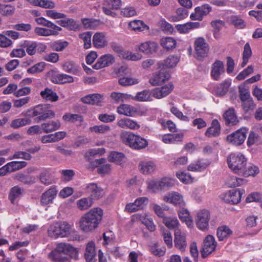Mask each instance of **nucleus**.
Here are the masks:
<instances>
[{"instance_id": "obj_48", "label": "nucleus", "mask_w": 262, "mask_h": 262, "mask_svg": "<svg viewBox=\"0 0 262 262\" xmlns=\"http://www.w3.org/2000/svg\"><path fill=\"white\" fill-rule=\"evenodd\" d=\"M15 8L9 5L0 4V14L3 16H11L15 11Z\"/></svg>"}, {"instance_id": "obj_23", "label": "nucleus", "mask_w": 262, "mask_h": 262, "mask_svg": "<svg viewBox=\"0 0 262 262\" xmlns=\"http://www.w3.org/2000/svg\"><path fill=\"white\" fill-rule=\"evenodd\" d=\"M179 60L177 56H169L164 61L158 62V68L166 70V68H171L175 67Z\"/></svg>"}, {"instance_id": "obj_50", "label": "nucleus", "mask_w": 262, "mask_h": 262, "mask_svg": "<svg viewBox=\"0 0 262 262\" xmlns=\"http://www.w3.org/2000/svg\"><path fill=\"white\" fill-rule=\"evenodd\" d=\"M172 204L183 207L185 205L183 196L177 192H172Z\"/></svg>"}, {"instance_id": "obj_58", "label": "nucleus", "mask_w": 262, "mask_h": 262, "mask_svg": "<svg viewBox=\"0 0 262 262\" xmlns=\"http://www.w3.org/2000/svg\"><path fill=\"white\" fill-rule=\"evenodd\" d=\"M119 83L123 86H128L138 83L139 80L136 78L123 77L119 79Z\"/></svg>"}, {"instance_id": "obj_45", "label": "nucleus", "mask_w": 262, "mask_h": 262, "mask_svg": "<svg viewBox=\"0 0 262 262\" xmlns=\"http://www.w3.org/2000/svg\"><path fill=\"white\" fill-rule=\"evenodd\" d=\"M10 173L19 170L27 166L25 161H12L7 164Z\"/></svg>"}, {"instance_id": "obj_31", "label": "nucleus", "mask_w": 262, "mask_h": 262, "mask_svg": "<svg viewBox=\"0 0 262 262\" xmlns=\"http://www.w3.org/2000/svg\"><path fill=\"white\" fill-rule=\"evenodd\" d=\"M178 215L181 221L185 222L188 227L192 226L193 220L187 209L182 207L178 211Z\"/></svg>"}, {"instance_id": "obj_41", "label": "nucleus", "mask_w": 262, "mask_h": 262, "mask_svg": "<svg viewBox=\"0 0 262 262\" xmlns=\"http://www.w3.org/2000/svg\"><path fill=\"white\" fill-rule=\"evenodd\" d=\"M14 179L25 184L31 185L35 183L32 177L21 172L16 173L14 176Z\"/></svg>"}, {"instance_id": "obj_62", "label": "nucleus", "mask_w": 262, "mask_h": 262, "mask_svg": "<svg viewBox=\"0 0 262 262\" xmlns=\"http://www.w3.org/2000/svg\"><path fill=\"white\" fill-rule=\"evenodd\" d=\"M242 102L243 108L246 112L253 110L256 106L252 97Z\"/></svg>"}, {"instance_id": "obj_18", "label": "nucleus", "mask_w": 262, "mask_h": 262, "mask_svg": "<svg viewBox=\"0 0 262 262\" xmlns=\"http://www.w3.org/2000/svg\"><path fill=\"white\" fill-rule=\"evenodd\" d=\"M210 164V162L206 159H198L191 163L187 169L192 171H202L204 170Z\"/></svg>"}, {"instance_id": "obj_34", "label": "nucleus", "mask_w": 262, "mask_h": 262, "mask_svg": "<svg viewBox=\"0 0 262 262\" xmlns=\"http://www.w3.org/2000/svg\"><path fill=\"white\" fill-rule=\"evenodd\" d=\"M40 94L42 98L52 102H55L58 99V96L56 93L53 91L52 89L48 88H46L43 91H42Z\"/></svg>"}, {"instance_id": "obj_14", "label": "nucleus", "mask_w": 262, "mask_h": 262, "mask_svg": "<svg viewBox=\"0 0 262 262\" xmlns=\"http://www.w3.org/2000/svg\"><path fill=\"white\" fill-rule=\"evenodd\" d=\"M173 89L172 83L169 82L161 88L155 89L152 92V96L156 99H161L169 95Z\"/></svg>"}, {"instance_id": "obj_25", "label": "nucleus", "mask_w": 262, "mask_h": 262, "mask_svg": "<svg viewBox=\"0 0 262 262\" xmlns=\"http://www.w3.org/2000/svg\"><path fill=\"white\" fill-rule=\"evenodd\" d=\"M117 125L123 128H130L132 129H137L140 127L137 122L127 118L119 120Z\"/></svg>"}, {"instance_id": "obj_52", "label": "nucleus", "mask_w": 262, "mask_h": 262, "mask_svg": "<svg viewBox=\"0 0 262 262\" xmlns=\"http://www.w3.org/2000/svg\"><path fill=\"white\" fill-rule=\"evenodd\" d=\"M23 191V190L18 186L12 187L10 190L9 195L11 203H13L15 199L21 194Z\"/></svg>"}, {"instance_id": "obj_47", "label": "nucleus", "mask_w": 262, "mask_h": 262, "mask_svg": "<svg viewBox=\"0 0 262 262\" xmlns=\"http://www.w3.org/2000/svg\"><path fill=\"white\" fill-rule=\"evenodd\" d=\"M161 46L167 50L175 48L176 46V41L174 38L170 37L163 38L161 39Z\"/></svg>"}, {"instance_id": "obj_56", "label": "nucleus", "mask_w": 262, "mask_h": 262, "mask_svg": "<svg viewBox=\"0 0 262 262\" xmlns=\"http://www.w3.org/2000/svg\"><path fill=\"white\" fill-rule=\"evenodd\" d=\"M46 66L44 62L36 63L31 68L28 69L27 72L29 74H36L40 73L43 71Z\"/></svg>"}, {"instance_id": "obj_42", "label": "nucleus", "mask_w": 262, "mask_h": 262, "mask_svg": "<svg viewBox=\"0 0 262 262\" xmlns=\"http://www.w3.org/2000/svg\"><path fill=\"white\" fill-rule=\"evenodd\" d=\"M151 92L149 90H145L143 91L138 92L134 99L138 101H151Z\"/></svg>"}, {"instance_id": "obj_30", "label": "nucleus", "mask_w": 262, "mask_h": 262, "mask_svg": "<svg viewBox=\"0 0 262 262\" xmlns=\"http://www.w3.org/2000/svg\"><path fill=\"white\" fill-rule=\"evenodd\" d=\"M57 23L61 26L70 30L76 31L80 29L79 25L72 18H68L67 20H60L57 21Z\"/></svg>"}, {"instance_id": "obj_2", "label": "nucleus", "mask_w": 262, "mask_h": 262, "mask_svg": "<svg viewBox=\"0 0 262 262\" xmlns=\"http://www.w3.org/2000/svg\"><path fill=\"white\" fill-rule=\"evenodd\" d=\"M50 104H40L36 105L28 110L26 112H23L21 115L29 118L36 117L34 119L35 122L38 123L49 118L55 117V113L50 109Z\"/></svg>"}, {"instance_id": "obj_4", "label": "nucleus", "mask_w": 262, "mask_h": 262, "mask_svg": "<svg viewBox=\"0 0 262 262\" xmlns=\"http://www.w3.org/2000/svg\"><path fill=\"white\" fill-rule=\"evenodd\" d=\"M121 138L123 142L135 149L145 148L148 144L145 139L130 132H122L121 134Z\"/></svg>"}, {"instance_id": "obj_29", "label": "nucleus", "mask_w": 262, "mask_h": 262, "mask_svg": "<svg viewBox=\"0 0 262 262\" xmlns=\"http://www.w3.org/2000/svg\"><path fill=\"white\" fill-rule=\"evenodd\" d=\"M137 112L136 108L128 104H123L120 105L117 108V112L119 114L126 116H134Z\"/></svg>"}, {"instance_id": "obj_27", "label": "nucleus", "mask_w": 262, "mask_h": 262, "mask_svg": "<svg viewBox=\"0 0 262 262\" xmlns=\"http://www.w3.org/2000/svg\"><path fill=\"white\" fill-rule=\"evenodd\" d=\"M51 80L55 83H71L74 81V78L67 74H55L52 76Z\"/></svg>"}, {"instance_id": "obj_64", "label": "nucleus", "mask_w": 262, "mask_h": 262, "mask_svg": "<svg viewBox=\"0 0 262 262\" xmlns=\"http://www.w3.org/2000/svg\"><path fill=\"white\" fill-rule=\"evenodd\" d=\"M211 10V7L208 4H204L201 7H197L195 8V10L198 13L200 12L202 18L204 16L208 14Z\"/></svg>"}, {"instance_id": "obj_13", "label": "nucleus", "mask_w": 262, "mask_h": 262, "mask_svg": "<svg viewBox=\"0 0 262 262\" xmlns=\"http://www.w3.org/2000/svg\"><path fill=\"white\" fill-rule=\"evenodd\" d=\"M247 129L242 128L230 134V143L239 145L243 143L246 138Z\"/></svg>"}, {"instance_id": "obj_11", "label": "nucleus", "mask_w": 262, "mask_h": 262, "mask_svg": "<svg viewBox=\"0 0 262 262\" xmlns=\"http://www.w3.org/2000/svg\"><path fill=\"white\" fill-rule=\"evenodd\" d=\"M194 46L198 57L204 58L207 56L209 48L204 38L201 37L197 38L195 40Z\"/></svg>"}, {"instance_id": "obj_8", "label": "nucleus", "mask_w": 262, "mask_h": 262, "mask_svg": "<svg viewBox=\"0 0 262 262\" xmlns=\"http://www.w3.org/2000/svg\"><path fill=\"white\" fill-rule=\"evenodd\" d=\"M210 220V213L206 209L200 210L196 215L195 220L196 225L201 230H205L208 226Z\"/></svg>"}, {"instance_id": "obj_17", "label": "nucleus", "mask_w": 262, "mask_h": 262, "mask_svg": "<svg viewBox=\"0 0 262 262\" xmlns=\"http://www.w3.org/2000/svg\"><path fill=\"white\" fill-rule=\"evenodd\" d=\"M57 193V190L56 188L55 187H51L42 194L40 199L41 204L42 205H47L52 203Z\"/></svg>"}, {"instance_id": "obj_61", "label": "nucleus", "mask_w": 262, "mask_h": 262, "mask_svg": "<svg viewBox=\"0 0 262 262\" xmlns=\"http://www.w3.org/2000/svg\"><path fill=\"white\" fill-rule=\"evenodd\" d=\"M162 235L165 243L169 248L171 247L172 245V238L170 231L168 230L163 229L162 230Z\"/></svg>"}, {"instance_id": "obj_21", "label": "nucleus", "mask_w": 262, "mask_h": 262, "mask_svg": "<svg viewBox=\"0 0 262 262\" xmlns=\"http://www.w3.org/2000/svg\"><path fill=\"white\" fill-rule=\"evenodd\" d=\"M221 128L219 122L216 119L212 120L211 126L207 128L205 133V135L208 137L218 136L220 134Z\"/></svg>"}, {"instance_id": "obj_38", "label": "nucleus", "mask_w": 262, "mask_h": 262, "mask_svg": "<svg viewBox=\"0 0 262 262\" xmlns=\"http://www.w3.org/2000/svg\"><path fill=\"white\" fill-rule=\"evenodd\" d=\"M129 26L132 30L138 32H142L149 29L148 27L140 20H135L130 21L129 23Z\"/></svg>"}, {"instance_id": "obj_51", "label": "nucleus", "mask_w": 262, "mask_h": 262, "mask_svg": "<svg viewBox=\"0 0 262 262\" xmlns=\"http://www.w3.org/2000/svg\"><path fill=\"white\" fill-rule=\"evenodd\" d=\"M229 234V228L226 226L219 227L217 230V236L220 241H224L227 238Z\"/></svg>"}, {"instance_id": "obj_22", "label": "nucleus", "mask_w": 262, "mask_h": 262, "mask_svg": "<svg viewBox=\"0 0 262 262\" xmlns=\"http://www.w3.org/2000/svg\"><path fill=\"white\" fill-rule=\"evenodd\" d=\"M158 46L155 42L147 41L142 43L139 46V50L144 53L149 54L156 52Z\"/></svg>"}, {"instance_id": "obj_57", "label": "nucleus", "mask_w": 262, "mask_h": 262, "mask_svg": "<svg viewBox=\"0 0 262 262\" xmlns=\"http://www.w3.org/2000/svg\"><path fill=\"white\" fill-rule=\"evenodd\" d=\"M91 36L92 33L90 32L79 34V37L83 40L85 49H89L91 46Z\"/></svg>"}, {"instance_id": "obj_35", "label": "nucleus", "mask_w": 262, "mask_h": 262, "mask_svg": "<svg viewBox=\"0 0 262 262\" xmlns=\"http://www.w3.org/2000/svg\"><path fill=\"white\" fill-rule=\"evenodd\" d=\"M245 192L244 189L233 188L230 190V204H236L241 201L242 194Z\"/></svg>"}, {"instance_id": "obj_46", "label": "nucleus", "mask_w": 262, "mask_h": 262, "mask_svg": "<svg viewBox=\"0 0 262 262\" xmlns=\"http://www.w3.org/2000/svg\"><path fill=\"white\" fill-rule=\"evenodd\" d=\"M160 181L162 190H166L173 187L175 184V180L165 177Z\"/></svg>"}, {"instance_id": "obj_49", "label": "nucleus", "mask_w": 262, "mask_h": 262, "mask_svg": "<svg viewBox=\"0 0 262 262\" xmlns=\"http://www.w3.org/2000/svg\"><path fill=\"white\" fill-rule=\"evenodd\" d=\"M230 23L233 25L235 28L238 29H243L245 27V23L244 20L238 16H231L230 17Z\"/></svg>"}, {"instance_id": "obj_12", "label": "nucleus", "mask_w": 262, "mask_h": 262, "mask_svg": "<svg viewBox=\"0 0 262 262\" xmlns=\"http://www.w3.org/2000/svg\"><path fill=\"white\" fill-rule=\"evenodd\" d=\"M104 6L102 7L104 13L107 15L114 16L115 13L111 10H118L121 8V0H109L105 1L103 3Z\"/></svg>"}, {"instance_id": "obj_60", "label": "nucleus", "mask_w": 262, "mask_h": 262, "mask_svg": "<svg viewBox=\"0 0 262 262\" xmlns=\"http://www.w3.org/2000/svg\"><path fill=\"white\" fill-rule=\"evenodd\" d=\"M34 32L38 35L42 36H51V34H56L53 30H49L48 28L41 27H36Z\"/></svg>"}, {"instance_id": "obj_55", "label": "nucleus", "mask_w": 262, "mask_h": 262, "mask_svg": "<svg viewBox=\"0 0 262 262\" xmlns=\"http://www.w3.org/2000/svg\"><path fill=\"white\" fill-rule=\"evenodd\" d=\"M81 21L85 29H94L99 25V20L92 18H83Z\"/></svg>"}, {"instance_id": "obj_9", "label": "nucleus", "mask_w": 262, "mask_h": 262, "mask_svg": "<svg viewBox=\"0 0 262 262\" xmlns=\"http://www.w3.org/2000/svg\"><path fill=\"white\" fill-rule=\"evenodd\" d=\"M170 77L169 73L164 69L156 73L149 79V83L153 86L162 84L165 81L168 80Z\"/></svg>"}, {"instance_id": "obj_10", "label": "nucleus", "mask_w": 262, "mask_h": 262, "mask_svg": "<svg viewBox=\"0 0 262 262\" xmlns=\"http://www.w3.org/2000/svg\"><path fill=\"white\" fill-rule=\"evenodd\" d=\"M86 192L90 194L89 198L93 200H98L103 195V190L94 183L88 184L86 186Z\"/></svg>"}, {"instance_id": "obj_33", "label": "nucleus", "mask_w": 262, "mask_h": 262, "mask_svg": "<svg viewBox=\"0 0 262 262\" xmlns=\"http://www.w3.org/2000/svg\"><path fill=\"white\" fill-rule=\"evenodd\" d=\"M63 69L66 72L74 75H79L80 74V67L73 61H67L64 63Z\"/></svg>"}, {"instance_id": "obj_7", "label": "nucleus", "mask_w": 262, "mask_h": 262, "mask_svg": "<svg viewBox=\"0 0 262 262\" xmlns=\"http://www.w3.org/2000/svg\"><path fill=\"white\" fill-rule=\"evenodd\" d=\"M216 242L214 237L211 235H207L204 240L201 255L203 258L206 257L211 254L215 249Z\"/></svg>"}, {"instance_id": "obj_26", "label": "nucleus", "mask_w": 262, "mask_h": 262, "mask_svg": "<svg viewBox=\"0 0 262 262\" xmlns=\"http://www.w3.org/2000/svg\"><path fill=\"white\" fill-rule=\"evenodd\" d=\"M174 243L175 246L181 250H184L186 246L185 236L181 234L179 229L175 230Z\"/></svg>"}, {"instance_id": "obj_24", "label": "nucleus", "mask_w": 262, "mask_h": 262, "mask_svg": "<svg viewBox=\"0 0 262 262\" xmlns=\"http://www.w3.org/2000/svg\"><path fill=\"white\" fill-rule=\"evenodd\" d=\"M41 126L43 132L48 134L58 129L60 127V123L58 120L51 121L43 123Z\"/></svg>"}, {"instance_id": "obj_36", "label": "nucleus", "mask_w": 262, "mask_h": 262, "mask_svg": "<svg viewBox=\"0 0 262 262\" xmlns=\"http://www.w3.org/2000/svg\"><path fill=\"white\" fill-rule=\"evenodd\" d=\"M93 204V201L89 197L83 198L76 202L77 208L80 210H85L90 208Z\"/></svg>"}, {"instance_id": "obj_5", "label": "nucleus", "mask_w": 262, "mask_h": 262, "mask_svg": "<svg viewBox=\"0 0 262 262\" xmlns=\"http://www.w3.org/2000/svg\"><path fill=\"white\" fill-rule=\"evenodd\" d=\"M246 159L241 153L230 154V170L234 173L240 174L246 165Z\"/></svg>"}, {"instance_id": "obj_32", "label": "nucleus", "mask_w": 262, "mask_h": 262, "mask_svg": "<svg viewBox=\"0 0 262 262\" xmlns=\"http://www.w3.org/2000/svg\"><path fill=\"white\" fill-rule=\"evenodd\" d=\"M31 122V120L29 118H17L13 120L10 126L11 128L17 129L23 126L29 125Z\"/></svg>"}, {"instance_id": "obj_28", "label": "nucleus", "mask_w": 262, "mask_h": 262, "mask_svg": "<svg viewBox=\"0 0 262 262\" xmlns=\"http://www.w3.org/2000/svg\"><path fill=\"white\" fill-rule=\"evenodd\" d=\"M140 171L144 174H150L157 168L156 164L151 161L141 162L139 164Z\"/></svg>"}, {"instance_id": "obj_54", "label": "nucleus", "mask_w": 262, "mask_h": 262, "mask_svg": "<svg viewBox=\"0 0 262 262\" xmlns=\"http://www.w3.org/2000/svg\"><path fill=\"white\" fill-rule=\"evenodd\" d=\"M164 225L169 229H173L179 224L178 220L175 217H164L163 219Z\"/></svg>"}, {"instance_id": "obj_39", "label": "nucleus", "mask_w": 262, "mask_h": 262, "mask_svg": "<svg viewBox=\"0 0 262 262\" xmlns=\"http://www.w3.org/2000/svg\"><path fill=\"white\" fill-rule=\"evenodd\" d=\"M38 178L41 183L46 185H49L53 183L51 174L47 169H43L40 172Z\"/></svg>"}, {"instance_id": "obj_3", "label": "nucleus", "mask_w": 262, "mask_h": 262, "mask_svg": "<svg viewBox=\"0 0 262 262\" xmlns=\"http://www.w3.org/2000/svg\"><path fill=\"white\" fill-rule=\"evenodd\" d=\"M48 232L49 236L55 239L59 237H68L71 234L75 236L73 238L70 237V240H78L79 238L73 231L70 225L66 222H57L51 225Z\"/></svg>"}, {"instance_id": "obj_44", "label": "nucleus", "mask_w": 262, "mask_h": 262, "mask_svg": "<svg viewBox=\"0 0 262 262\" xmlns=\"http://www.w3.org/2000/svg\"><path fill=\"white\" fill-rule=\"evenodd\" d=\"M252 50L249 43H246L244 47V52L243 53V61L241 63V67H244L248 62L249 59L251 56Z\"/></svg>"}, {"instance_id": "obj_63", "label": "nucleus", "mask_w": 262, "mask_h": 262, "mask_svg": "<svg viewBox=\"0 0 262 262\" xmlns=\"http://www.w3.org/2000/svg\"><path fill=\"white\" fill-rule=\"evenodd\" d=\"M229 88V83L225 81L221 83L216 89V94L218 96H223L225 95L228 91Z\"/></svg>"}, {"instance_id": "obj_53", "label": "nucleus", "mask_w": 262, "mask_h": 262, "mask_svg": "<svg viewBox=\"0 0 262 262\" xmlns=\"http://www.w3.org/2000/svg\"><path fill=\"white\" fill-rule=\"evenodd\" d=\"M176 176L177 178L184 183L188 184L193 182V178L189 173L179 171L177 172Z\"/></svg>"}, {"instance_id": "obj_20", "label": "nucleus", "mask_w": 262, "mask_h": 262, "mask_svg": "<svg viewBox=\"0 0 262 262\" xmlns=\"http://www.w3.org/2000/svg\"><path fill=\"white\" fill-rule=\"evenodd\" d=\"M96 252L95 248V244L93 242H89L86 247L84 257L87 262H95Z\"/></svg>"}, {"instance_id": "obj_43", "label": "nucleus", "mask_w": 262, "mask_h": 262, "mask_svg": "<svg viewBox=\"0 0 262 262\" xmlns=\"http://www.w3.org/2000/svg\"><path fill=\"white\" fill-rule=\"evenodd\" d=\"M62 119L65 121L72 123L78 122L79 125H81V123L83 121V118L82 116L78 114H72L70 113L64 114L62 117Z\"/></svg>"}, {"instance_id": "obj_40", "label": "nucleus", "mask_w": 262, "mask_h": 262, "mask_svg": "<svg viewBox=\"0 0 262 262\" xmlns=\"http://www.w3.org/2000/svg\"><path fill=\"white\" fill-rule=\"evenodd\" d=\"M125 158V155L122 152L112 151L108 156V161L121 165Z\"/></svg>"}, {"instance_id": "obj_15", "label": "nucleus", "mask_w": 262, "mask_h": 262, "mask_svg": "<svg viewBox=\"0 0 262 262\" xmlns=\"http://www.w3.org/2000/svg\"><path fill=\"white\" fill-rule=\"evenodd\" d=\"M225 73V67L223 62L216 60L211 67V76L215 80H219L222 75Z\"/></svg>"}, {"instance_id": "obj_16", "label": "nucleus", "mask_w": 262, "mask_h": 262, "mask_svg": "<svg viewBox=\"0 0 262 262\" xmlns=\"http://www.w3.org/2000/svg\"><path fill=\"white\" fill-rule=\"evenodd\" d=\"M115 62L114 57L110 54L102 55L99 58L97 62L93 66L95 69H100L102 68L112 65Z\"/></svg>"}, {"instance_id": "obj_6", "label": "nucleus", "mask_w": 262, "mask_h": 262, "mask_svg": "<svg viewBox=\"0 0 262 262\" xmlns=\"http://www.w3.org/2000/svg\"><path fill=\"white\" fill-rule=\"evenodd\" d=\"M67 248V244H58L56 248L49 254L48 258L54 262L69 261V256L66 255Z\"/></svg>"}, {"instance_id": "obj_1", "label": "nucleus", "mask_w": 262, "mask_h": 262, "mask_svg": "<svg viewBox=\"0 0 262 262\" xmlns=\"http://www.w3.org/2000/svg\"><path fill=\"white\" fill-rule=\"evenodd\" d=\"M103 210L94 208L82 216L79 221V227L84 232L92 231L97 228L102 219Z\"/></svg>"}, {"instance_id": "obj_37", "label": "nucleus", "mask_w": 262, "mask_h": 262, "mask_svg": "<svg viewBox=\"0 0 262 262\" xmlns=\"http://www.w3.org/2000/svg\"><path fill=\"white\" fill-rule=\"evenodd\" d=\"M259 172L258 167L253 164H250L246 168L244 167L243 171L240 172L239 175L244 176L245 177L249 176H254Z\"/></svg>"}, {"instance_id": "obj_19", "label": "nucleus", "mask_w": 262, "mask_h": 262, "mask_svg": "<svg viewBox=\"0 0 262 262\" xmlns=\"http://www.w3.org/2000/svg\"><path fill=\"white\" fill-rule=\"evenodd\" d=\"M93 43L97 48H103L107 45V41L105 37V34L103 32H97L93 37Z\"/></svg>"}, {"instance_id": "obj_59", "label": "nucleus", "mask_w": 262, "mask_h": 262, "mask_svg": "<svg viewBox=\"0 0 262 262\" xmlns=\"http://www.w3.org/2000/svg\"><path fill=\"white\" fill-rule=\"evenodd\" d=\"M149 248L151 253L156 256L161 257L165 253V249L159 248L156 244L150 246Z\"/></svg>"}]
</instances>
